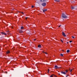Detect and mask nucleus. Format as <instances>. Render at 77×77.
Returning a JSON list of instances; mask_svg holds the SVG:
<instances>
[{"mask_svg": "<svg viewBox=\"0 0 77 77\" xmlns=\"http://www.w3.org/2000/svg\"><path fill=\"white\" fill-rule=\"evenodd\" d=\"M67 17L63 13L62 14V18H67Z\"/></svg>", "mask_w": 77, "mask_h": 77, "instance_id": "1", "label": "nucleus"}, {"mask_svg": "<svg viewBox=\"0 0 77 77\" xmlns=\"http://www.w3.org/2000/svg\"><path fill=\"white\" fill-rule=\"evenodd\" d=\"M47 5V4H46L45 3H43L42 4V5L43 7H45V6H46V5Z\"/></svg>", "mask_w": 77, "mask_h": 77, "instance_id": "2", "label": "nucleus"}, {"mask_svg": "<svg viewBox=\"0 0 77 77\" xmlns=\"http://www.w3.org/2000/svg\"><path fill=\"white\" fill-rule=\"evenodd\" d=\"M71 8L72 9H77V7H72V6Z\"/></svg>", "mask_w": 77, "mask_h": 77, "instance_id": "3", "label": "nucleus"}, {"mask_svg": "<svg viewBox=\"0 0 77 77\" xmlns=\"http://www.w3.org/2000/svg\"><path fill=\"white\" fill-rule=\"evenodd\" d=\"M55 69H58L59 68H61L60 67H58L56 65L55 66Z\"/></svg>", "mask_w": 77, "mask_h": 77, "instance_id": "4", "label": "nucleus"}, {"mask_svg": "<svg viewBox=\"0 0 77 77\" xmlns=\"http://www.w3.org/2000/svg\"><path fill=\"white\" fill-rule=\"evenodd\" d=\"M62 35L63 36H64V37H66V35H65V33H64L63 32H62Z\"/></svg>", "mask_w": 77, "mask_h": 77, "instance_id": "5", "label": "nucleus"}, {"mask_svg": "<svg viewBox=\"0 0 77 77\" xmlns=\"http://www.w3.org/2000/svg\"><path fill=\"white\" fill-rule=\"evenodd\" d=\"M26 33L28 34H30V31L29 30H28L26 31Z\"/></svg>", "mask_w": 77, "mask_h": 77, "instance_id": "6", "label": "nucleus"}, {"mask_svg": "<svg viewBox=\"0 0 77 77\" xmlns=\"http://www.w3.org/2000/svg\"><path fill=\"white\" fill-rule=\"evenodd\" d=\"M40 2H46V1H47V0H40Z\"/></svg>", "mask_w": 77, "mask_h": 77, "instance_id": "7", "label": "nucleus"}, {"mask_svg": "<svg viewBox=\"0 0 77 77\" xmlns=\"http://www.w3.org/2000/svg\"><path fill=\"white\" fill-rule=\"evenodd\" d=\"M55 2H60V0H54Z\"/></svg>", "mask_w": 77, "mask_h": 77, "instance_id": "8", "label": "nucleus"}, {"mask_svg": "<svg viewBox=\"0 0 77 77\" xmlns=\"http://www.w3.org/2000/svg\"><path fill=\"white\" fill-rule=\"evenodd\" d=\"M61 72V74H65V75L66 74V72H64L63 71Z\"/></svg>", "mask_w": 77, "mask_h": 77, "instance_id": "9", "label": "nucleus"}, {"mask_svg": "<svg viewBox=\"0 0 77 77\" xmlns=\"http://www.w3.org/2000/svg\"><path fill=\"white\" fill-rule=\"evenodd\" d=\"M1 33L2 35H6V33H5L4 32H2Z\"/></svg>", "mask_w": 77, "mask_h": 77, "instance_id": "10", "label": "nucleus"}, {"mask_svg": "<svg viewBox=\"0 0 77 77\" xmlns=\"http://www.w3.org/2000/svg\"><path fill=\"white\" fill-rule=\"evenodd\" d=\"M38 48H41V45H38Z\"/></svg>", "mask_w": 77, "mask_h": 77, "instance_id": "11", "label": "nucleus"}, {"mask_svg": "<svg viewBox=\"0 0 77 77\" xmlns=\"http://www.w3.org/2000/svg\"><path fill=\"white\" fill-rule=\"evenodd\" d=\"M47 11V9H44L43 10V12H45V11Z\"/></svg>", "mask_w": 77, "mask_h": 77, "instance_id": "12", "label": "nucleus"}, {"mask_svg": "<svg viewBox=\"0 0 77 77\" xmlns=\"http://www.w3.org/2000/svg\"><path fill=\"white\" fill-rule=\"evenodd\" d=\"M19 33H23V31L21 30H19Z\"/></svg>", "mask_w": 77, "mask_h": 77, "instance_id": "13", "label": "nucleus"}, {"mask_svg": "<svg viewBox=\"0 0 77 77\" xmlns=\"http://www.w3.org/2000/svg\"><path fill=\"white\" fill-rule=\"evenodd\" d=\"M70 51V50H69V49H68L67 50L66 52L67 53H69V52Z\"/></svg>", "mask_w": 77, "mask_h": 77, "instance_id": "14", "label": "nucleus"}, {"mask_svg": "<svg viewBox=\"0 0 77 77\" xmlns=\"http://www.w3.org/2000/svg\"><path fill=\"white\" fill-rule=\"evenodd\" d=\"M55 76V77H56V75H54V74H52V75H51V77H53V76Z\"/></svg>", "mask_w": 77, "mask_h": 77, "instance_id": "15", "label": "nucleus"}, {"mask_svg": "<svg viewBox=\"0 0 77 77\" xmlns=\"http://www.w3.org/2000/svg\"><path fill=\"white\" fill-rule=\"evenodd\" d=\"M10 53V51H7V54H9V53Z\"/></svg>", "mask_w": 77, "mask_h": 77, "instance_id": "16", "label": "nucleus"}, {"mask_svg": "<svg viewBox=\"0 0 77 77\" xmlns=\"http://www.w3.org/2000/svg\"><path fill=\"white\" fill-rule=\"evenodd\" d=\"M24 29V27L23 26H21V29Z\"/></svg>", "mask_w": 77, "mask_h": 77, "instance_id": "17", "label": "nucleus"}, {"mask_svg": "<svg viewBox=\"0 0 77 77\" xmlns=\"http://www.w3.org/2000/svg\"><path fill=\"white\" fill-rule=\"evenodd\" d=\"M60 55L61 56H63V55L62 54H60Z\"/></svg>", "mask_w": 77, "mask_h": 77, "instance_id": "18", "label": "nucleus"}, {"mask_svg": "<svg viewBox=\"0 0 77 77\" xmlns=\"http://www.w3.org/2000/svg\"><path fill=\"white\" fill-rule=\"evenodd\" d=\"M49 71H50V69H48V73H49Z\"/></svg>", "mask_w": 77, "mask_h": 77, "instance_id": "19", "label": "nucleus"}, {"mask_svg": "<svg viewBox=\"0 0 77 77\" xmlns=\"http://www.w3.org/2000/svg\"><path fill=\"white\" fill-rule=\"evenodd\" d=\"M13 56L11 57V58H10V59H12L13 58Z\"/></svg>", "mask_w": 77, "mask_h": 77, "instance_id": "20", "label": "nucleus"}, {"mask_svg": "<svg viewBox=\"0 0 77 77\" xmlns=\"http://www.w3.org/2000/svg\"><path fill=\"white\" fill-rule=\"evenodd\" d=\"M61 26H62L61 25H60L58 26V27H60Z\"/></svg>", "mask_w": 77, "mask_h": 77, "instance_id": "21", "label": "nucleus"}, {"mask_svg": "<svg viewBox=\"0 0 77 77\" xmlns=\"http://www.w3.org/2000/svg\"><path fill=\"white\" fill-rule=\"evenodd\" d=\"M31 7L32 8H34V6H31Z\"/></svg>", "mask_w": 77, "mask_h": 77, "instance_id": "22", "label": "nucleus"}, {"mask_svg": "<svg viewBox=\"0 0 77 77\" xmlns=\"http://www.w3.org/2000/svg\"><path fill=\"white\" fill-rule=\"evenodd\" d=\"M72 38H75V37L73 36H72Z\"/></svg>", "mask_w": 77, "mask_h": 77, "instance_id": "23", "label": "nucleus"}, {"mask_svg": "<svg viewBox=\"0 0 77 77\" xmlns=\"http://www.w3.org/2000/svg\"><path fill=\"white\" fill-rule=\"evenodd\" d=\"M72 69H71V70H70V72H72Z\"/></svg>", "mask_w": 77, "mask_h": 77, "instance_id": "24", "label": "nucleus"}, {"mask_svg": "<svg viewBox=\"0 0 77 77\" xmlns=\"http://www.w3.org/2000/svg\"><path fill=\"white\" fill-rule=\"evenodd\" d=\"M7 32L8 33H9V31H7Z\"/></svg>", "mask_w": 77, "mask_h": 77, "instance_id": "25", "label": "nucleus"}, {"mask_svg": "<svg viewBox=\"0 0 77 77\" xmlns=\"http://www.w3.org/2000/svg\"><path fill=\"white\" fill-rule=\"evenodd\" d=\"M69 42H70V43L72 42V41H69Z\"/></svg>", "mask_w": 77, "mask_h": 77, "instance_id": "26", "label": "nucleus"}, {"mask_svg": "<svg viewBox=\"0 0 77 77\" xmlns=\"http://www.w3.org/2000/svg\"><path fill=\"white\" fill-rule=\"evenodd\" d=\"M61 42H63V41H62V40H61Z\"/></svg>", "mask_w": 77, "mask_h": 77, "instance_id": "27", "label": "nucleus"}, {"mask_svg": "<svg viewBox=\"0 0 77 77\" xmlns=\"http://www.w3.org/2000/svg\"><path fill=\"white\" fill-rule=\"evenodd\" d=\"M66 72H68V70H66Z\"/></svg>", "mask_w": 77, "mask_h": 77, "instance_id": "28", "label": "nucleus"}, {"mask_svg": "<svg viewBox=\"0 0 77 77\" xmlns=\"http://www.w3.org/2000/svg\"><path fill=\"white\" fill-rule=\"evenodd\" d=\"M70 69H70V68H69V71H70Z\"/></svg>", "mask_w": 77, "mask_h": 77, "instance_id": "29", "label": "nucleus"}, {"mask_svg": "<svg viewBox=\"0 0 77 77\" xmlns=\"http://www.w3.org/2000/svg\"><path fill=\"white\" fill-rule=\"evenodd\" d=\"M10 26H10V28H11H11L12 27V26H11V25H10Z\"/></svg>", "mask_w": 77, "mask_h": 77, "instance_id": "30", "label": "nucleus"}, {"mask_svg": "<svg viewBox=\"0 0 77 77\" xmlns=\"http://www.w3.org/2000/svg\"><path fill=\"white\" fill-rule=\"evenodd\" d=\"M27 18H28V17H26V20H27Z\"/></svg>", "mask_w": 77, "mask_h": 77, "instance_id": "31", "label": "nucleus"}, {"mask_svg": "<svg viewBox=\"0 0 77 77\" xmlns=\"http://www.w3.org/2000/svg\"><path fill=\"white\" fill-rule=\"evenodd\" d=\"M21 13L22 14H24V13L23 12H21Z\"/></svg>", "mask_w": 77, "mask_h": 77, "instance_id": "32", "label": "nucleus"}, {"mask_svg": "<svg viewBox=\"0 0 77 77\" xmlns=\"http://www.w3.org/2000/svg\"><path fill=\"white\" fill-rule=\"evenodd\" d=\"M45 53V54H47V53H46V52H44Z\"/></svg>", "mask_w": 77, "mask_h": 77, "instance_id": "33", "label": "nucleus"}, {"mask_svg": "<svg viewBox=\"0 0 77 77\" xmlns=\"http://www.w3.org/2000/svg\"><path fill=\"white\" fill-rule=\"evenodd\" d=\"M34 41H36V39H34Z\"/></svg>", "mask_w": 77, "mask_h": 77, "instance_id": "34", "label": "nucleus"}, {"mask_svg": "<svg viewBox=\"0 0 77 77\" xmlns=\"http://www.w3.org/2000/svg\"><path fill=\"white\" fill-rule=\"evenodd\" d=\"M8 35H10V34H9V33H8Z\"/></svg>", "mask_w": 77, "mask_h": 77, "instance_id": "35", "label": "nucleus"}, {"mask_svg": "<svg viewBox=\"0 0 77 77\" xmlns=\"http://www.w3.org/2000/svg\"><path fill=\"white\" fill-rule=\"evenodd\" d=\"M6 72V74H7L8 73V72Z\"/></svg>", "mask_w": 77, "mask_h": 77, "instance_id": "36", "label": "nucleus"}, {"mask_svg": "<svg viewBox=\"0 0 77 77\" xmlns=\"http://www.w3.org/2000/svg\"><path fill=\"white\" fill-rule=\"evenodd\" d=\"M68 75H67V76H66V77H68Z\"/></svg>", "mask_w": 77, "mask_h": 77, "instance_id": "37", "label": "nucleus"}, {"mask_svg": "<svg viewBox=\"0 0 77 77\" xmlns=\"http://www.w3.org/2000/svg\"><path fill=\"white\" fill-rule=\"evenodd\" d=\"M59 75H60V73H58Z\"/></svg>", "mask_w": 77, "mask_h": 77, "instance_id": "38", "label": "nucleus"}, {"mask_svg": "<svg viewBox=\"0 0 77 77\" xmlns=\"http://www.w3.org/2000/svg\"><path fill=\"white\" fill-rule=\"evenodd\" d=\"M67 44H68V42H67Z\"/></svg>", "mask_w": 77, "mask_h": 77, "instance_id": "39", "label": "nucleus"}, {"mask_svg": "<svg viewBox=\"0 0 77 77\" xmlns=\"http://www.w3.org/2000/svg\"><path fill=\"white\" fill-rule=\"evenodd\" d=\"M63 51H64V50H63Z\"/></svg>", "mask_w": 77, "mask_h": 77, "instance_id": "40", "label": "nucleus"}, {"mask_svg": "<svg viewBox=\"0 0 77 77\" xmlns=\"http://www.w3.org/2000/svg\"><path fill=\"white\" fill-rule=\"evenodd\" d=\"M49 77H51V76H50Z\"/></svg>", "mask_w": 77, "mask_h": 77, "instance_id": "41", "label": "nucleus"}]
</instances>
